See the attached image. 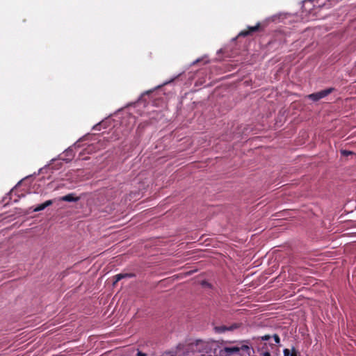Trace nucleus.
Masks as SVG:
<instances>
[{
    "instance_id": "11",
    "label": "nucleus",
    "mask_w": 356,
    "mask_h": 356,
    "mask_svg": "<svg viewBox=\"0 0 356 356\" xmlns=\"http://www.w3.org/2000/svg\"><path fill=\"white\" fill-rule=\"evenodd\" d=\"M341 154L343 156H348L350 154H352V152L348 151V150H341Z\"/></svg>"
},
{
    "instance_id": "7",
    "label": "nucleus",
    "mask_w": 356,
    "mask_h": 356,
    "mask_svg": "<svg viewBox=\"0 0 356 356\" xmlns=\"http://www.w3.org/2000/svg\"><path fill=\"white\" fill-rule=\"evenodd\" d=\"M134 274H131V273H120V274H118L115 276V282H118V281L121 280L123 278H125V277H134Z\"/></svg>"
},
{
    "instance_id": "4",
    "label": "nucleus",
    "mask_w": 356,
    "mask_h": 356,
    "mask_svg": "<svg viewBox=\"0 0 356 356\" xmlns=\"http://www.w3.org/2000/svg\"><path fill=\"white\" fill-rule=\"evenodd\" d=\"M259 29H260V24L257 23L255 26H248V29L241 31L238 33V37H240V36L245 37L249 35H252L253 33L258 31L259 30Z\"/></svg>"
},
{
    "instance_id": "15",
    "label": "nucleus",
    "mask_w": 356,
    "mask_h": 356,
    "mask_svg": "<svg viewBox=\"0 0 356 356\" xmlns=\"http://www.w3.org/2000/svg\"><path fill=\"white\" fill-rule=\"evenodd\" d=\"M136 356H146V354H145V353H142V352H140V351H138V352L137 353V355H136Z\"/></svg>"
},
{
    "instance_id": "13",
    "label": "nucleus",
    "mask_w": 356,
    "mask_h": 356,
    "mask_svg": "<svg viewBox=\"0 0 356 356\" xmlns=\"http://www.w3.org/2000/svg\"><path fill=\"white\" fill-rule=\"evenodd\" d=\"M240 348H241V350H247L249 349V346L247 345H243Z\"/></svg>"
},
{
    "instance_id": "8",
    "label": "nucleus",
    "mask_w": 356,
    "mask_h": 356,
    "mask_svg": "<svg viewBox=\"0 0 356 356\" xmlns=\"http://www.w3.org/2000/svg\"><path fill=\"white\" fill-rule=\"evenodd\" d=\"M56 160H52V163L49 164L47 168H52V169H60L62 166V162L60 161H58L56 163Z\"/></svg>"
},
{
    "instance_id": "1",
    "label": "nucleus",
    "mask_w": 356,
    "mask_h": 356,
    "mask_svg": "<svg viewBox=\"0 0 356 356\" xmlns=\"http://www.w3.org/2000/svg\"><path fill=\"white\" fill-rule=\"evenodd\" d=\"M334 90V88H326L325 90H321L319 92L312 93V94L309 95L307 96V97H308V99H309L314 102H317V101L325 97L328 95L331 94Z\"/></svg>"
},
{
    "instance_id": "17",
    "label": "nucleus",
    "mask_w": 356,
    "mask_h": 356,
    "mask_svg": "<svg viewBox=\"0 0 356 356\" xmlns=\"http://www.w3.org/2000/svg\"><path fill=\"white\" fill-rule=\"evenodd\" d=\"M290 356H297L296 353L294 348L293 349V353H291V355Z\"/></svg>"
},
{
    "instance_id": "5",
    "label": "nucleus",
    "mask_w": 356,
    "mask_h": 356,
    "mask_svg": "<svg viewBox=\"0 0 356 356\" xmlns=\"http://www.w3.org/2000/svg\"><path fill=\"white\" fill-rule=\"evenodd\" d=\"M79 199H80L79 197H76L74 193H69L66 195L61 197L60 198V200L64 201V202H77L79 200Z\"/></svg>"
},
{
    "instance_id": "9",
    "label": "nucleus",
    "mask_w": 356,
    "mask_h": 356,
    "mask_svg": "<svg viewBox=\"0 0 356 356\" xmlns=\"http://www.w3.org/2000/svg\"><path fill=\"white\" fill-rule=\"evenodd\" d=\"M273 338L277 344H279L280 343V339L278 334H274L273 335Z\"/></svg>"
},
{
    "instance_id": "14",
    "label": "nucleus",
    "mask_w": 356,
    "mask_h": 356,
    "mask_svg": "<svg viewBox=\"0 0 356 356\" xmlns=\"http://www.w3.org/2000/svg\"><path fill=\"white\" fill-rule=\"evenodd\" d=\"M262 356H271L268 351H265L262 353Z\"/></svg>"
},
{
    "instance_id": "16",
    "label": "nucleus",
    "mask_w": 356,
    "mask_h": 356,
    "mask_svg": "<svg viewBox=\"0 0 356 356\" xmlns=\"http://www.w3.org/2000/svg\"><path fill=\"white\" fill-rule=\"evenodd\" d=\"M72 151L71 149H70V150H67L65 152V154L67 156H69V155L72 156Z\"/></svg>"
},
{
    "instance_id": "10",
    "label": "nucleus",
    "mask_w": 356,
    "mask_h": 356,
    "mask_svg": "<svg viewBox=\"0 0 356 356\" xmlns=\"http://www.w3.org/2000/svg\"><path fill=\"white\" fill-rule=\"evenodd\" d=\"M271 338V336L269 334H266L264 336L260 337L261 340L262 341H268Z\"/></svg>"
},
{
    "instance_id": "12",
    "label": "nucleus",
    "mask_w": 356,
    "mask_h": 356,
    "mask_svg": "<svg viewBox=\"0 0 356 356\" xmlns=\"http://www.w3.org/2000/svg\"><path fill=\"white\" fill-rule=\"evenodd\" d=\"M284 356H289L290 355V350L287 348H285L284 350Z\"/></svg>"
},
{
    "instance_id": "3",
    "label": "nucleus",
    "mask_w": 356,
    "mask_h": 356,
    "mask_svg": "<svg viewBox=\"0 0 356 356\" xmlns=\"http://www.w3.org/2000/svg\"><path fill=\"white\" fill-rule=\"evenodd\" d=\"M241 350L239 347H225L220 350V356H232L234 354L238 353Z\"/></svg>"
},
{
    "instance_id": "6",
    "label": "nucleus",
    "mask_w": 356,
    "mask_h": 356,
    "mask_svg": "<svg viewBox=\"0 0 356 356\" xmlns=\"http://www.w3.org/2000/svg\"><path fill=\"white\" fill-rule=\"evenodd\" d=\"M53 202H54L51 200H47L44 203L40 204L38 205L35 208H34L33 211L38 212L44 210L47 207L51 206L53 204Z\"/></svg>"
},
{
    "instance_id": "2",
    "label": "nucleus",
    "mask_w": 356,
    "mask_h": 356,
    "mask_svg": "<svg viewBox=\"0 0 356 356\" xmlns=\"http://www.w3.org/2000/svg\"><path fill=\"white\" fill-rule=\"evenodd\" d=\"M241 324L239 323H233L230 326H226V325H220V326H216L214 327V330L217 333H223L226 331H232L235 329H237L240 327Z\"/></svg>"
}]
</instances>
